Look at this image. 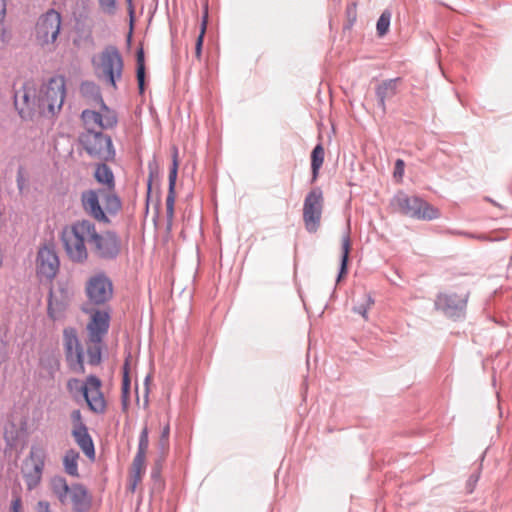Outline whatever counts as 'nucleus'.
<instances>
[{"mask_svg": "<svg viewBox=\"0 0 512 512\" xmlns=\"http://www.w3.org/2000/svg\"><path fill=\"white\" fill-rule=\"evenodd\" d=\"M96 225L88 220H77L62 232V241L68 257L73 262L82 263L88 258L90 249L97 236Z\"/></svg>", "mask_w": 512, "mask_h": 512, "instance_id": "nucleus-1", "label": "nucleus"}, {"mask_svg": "<svg viewBox=\"0 0 512 512\" xmlns=\"http://www.w3.org/2000/svg\"><path fill=\"white\" fill-rule=\"evenodd\" d=\"M65 99V79L62 76L52 77L43 84L38 96V114L44 117H53L58 113Z\"/></svg>", "mask_w": 512, "mask_h": 512, "instance_id": "nucleus-2", "label": "nucleus"}, {"mask_svg": "<svg viewBox=\"0 0 512 512\" xmlns=\"http://www.w3.org/2000/svg\"><path fill=\"white\" fill-rule=\"evenodd\" d=\"M95 74L100 80H104L116 87V81L122 76L123 60L119 51L109 46L93 58Z\"/></svg>", "mask_w": 512, "mask_h": 512, "instance_id": "nucleus-3", "label": "nucleus"}, {"mask_svg": "<svg viewBox=\"0 0 512 512\" xmlns=\"http://www.w3.org/2000/svg\"><path fill=\"white\" fill-rule=\"evenodd\" d=\"M392 206L402 214L420 219L433 220L439 217V211L418 197H410L398 192L391 201Z\"/></svg>", "mask_w": 512, "mask_h": 512, "instance_id": "nucleus-4", "label": "nucleus"}, {"mask_svg": "<svg viewBox=\"0 0 512 512\" xmlns=\"http://www.w3.org/2000/svg\"><path fill=\"white\" fill-rule=\"evenodd\" d=\"M46 457L47 452L42 445L31 446L21 470L28 490H33L41 482Z\"/></svg>", "mask_w": 512, "mask_h": 512, "instance_id": "nucleus-5", "label": "nucleus"}, {"mask_svg": "<svg viewBox=\"0 0 512 512\" xmlns=\"http://www.w3.org/2000/svg\"><path fill=\"white\" fill-rule=\"evenodd\" d=\"M80 143L90 156L99 160L108 161L115 156L111 138L101 131L82 133Z\"/></svg>", "mask_w": 512, "mask_h": 512, "instance_id": "nucleus-6", "label": "nucleus"}, {"mask_svg": "<svg viewBox=\"0 0 512 512\" xmlns=\"http://www.w3.org/2000/svg\"><path fill=\"white\" fill-rule=\"evenodd\" d=\"M62 18L54 9L39 17L35 26V37L41 46L54 44L60 33Z\"/></svg>", "mask_w": 512, "mask_h": 512, "instance_id": "nucleus-7", "label": "nucleus"}, {"mask_svg": "<svg viewBox=\"0 0 512 512\" xmlns=\"http://www.w3.org/2000/svg\"><path fill=\"white\" fill-rule=\"evenodd\" d=\"M323 204V193L320 188L312 189L304 200L303 221L310 233L316 232L320 226Z\"/></svg>", "mask_w": 512, "mask_h": 512, "instance_id": "nucleus-8", "label": "nucleus"}, {"mask_svg": "<svg viewBox=\"0 0 512 512\" xmlns=\"http://www.w3.org/2000/svg\"><path fill=\"white\" fill-rule=\"evenodd\" d=\"M468 297L469 291L466 288H462L459 292L440 293L435 300V307L448 317H460L464 314Z\"/></svg>", "mask_w": 512, "mask_h": 512, "instance_id": "nucleus-9", "label": "nucleus"}, {"mask_svg": "<svg viewBox=\"0 0 512 512\" xmlns=\"http://www.w3.org/2000/svg\"><path fill=\"white\" fill-rule=\"evenodd\" d=\"M39 92L33 82H26L14 96L15 107L22 119H32L38 114Z\"/></svg>", "mask_w": 512, "mask_h": 512, "instance_id": "nucleus-10", "label": "nucleus"}, {"mask_svg": "<svg viewBox=\"0 0 512 512\" xmlns=\"http://www.w3.org/2000/svg\"><path fill=\"white\" fill-rule=\"evenodd\" d=\"M100 111L84 110L81 113V119L85 126V132H97L96 129L105 130L113 128L117 124V116L113 110H110L105 103L100 105Z\"/></svg>", "mask_w": 512, "mask_h": 512, "instance_id": "nucleus-11", "label": "nucleus"}, {"mask_svg": "<svg viewBox=\"0 0 512 512\" xmlns=\"http://www.w3.org/2000/svg\"><path fill=\"white\" fill-rule=\"evenodd\" d=\"M63 345L70 369L75 373H84V354L75 329H64Z\"/></svg>", "mask_w": 512, "mask_h": 512, "instance_id": "nucleus-12", "label": "nucleus"}, {"mask_svg": "<svg viewBox=\"0 0 512 512\" xmlns=\"http://www.w3.org/2000/svg\"><path fill=\"white\" fill-rule=\"evenodd\" d=\"M120 248V239L114 232L98 231L96 240L93 242L90 250L97 257L113 259L120 253Z\"/></svg>", "mask_w": 512, "mask_h": 512, "instance_id": "nucleus-13", "label": "nucleus"}, {"mask_svg": "<svg viewBox=\"0 0 512 512\" xmlns=\"http://www.w3.org/2000/svg\"><path fill=\"white\" fill-rule=\"evenodd\" d=\"M86 294L90 302L103 304L112 297V283L104 274L94 275L86 284Z\"/></svg>", "mask_w": 512, "mask_h": 512, "instance_id": "nucleus-14", "label": "nucleus"}, {"mask_svg": "<svg viewBox=\"0 0 512 512\" xmlns=\"http://www.w3.org/2000/svg\"><path fill=\"white\" fill-rule=\"evenodd\" d=\"M101 380L90 375L86 379V388L83 398L86 401L89 409L96 414H103L106 411V401L101 392Z\"/></svg>", "mask_w": 512, "mask_h": 512, "instance_id": "nucleus-15", "label": "nucleus"}, {"mask_svg": "<svg viewBox=\"0 0 512 512\" xmlns=\"http://www.w3.org/2000/svg\"><path fill=\"white\" fill-rule=\"evenodd\" d=\"M104 195L105 192L103 190L84 191L81 194V205L87 215L99 222L108 223L109 219L100 205V197Z\"/></svg>", "mask_w": 512, "mask_h": 512, "instance_id": "nucleus-16", "label": "nucleus"}, {"mask_svg": "<svg viewBox=\"0 0 512 512\" xmlns=\"http://www.w3.org/2000/svg\"><path fill=\"white\" fill-rule=\"evenodd\" d=\"M71 299V291L64 285H59L56 289L50 291L48 300V314L53 320L60 319L63 316Z\"/></svg>", "mask_w": 512, "mask_h": 512, "instance_id": "nucleus-17", "label": "nucleus"}, {"mask_svg": "<svg viewBox=\"0 0 512 512\" xmlns=\"http://www.w3.org/2000/svg\"><path fill=\"white\" fill-rule=\"evenodd\" d=\"M59 269V259L56 252L47 246L40 248L37 256V272L41 277L51 280Z\"/></svg>", "mask_w": 512, "mask_h": 512, "instance_id": "nucleus-18", "label": "nucleus"}, {"mask_svg": "<svg viewBox=\"0 0 512 512\" xmlns=\"http://www.w3.org/2000/svg\"><path fill=\"white\" fill-rule=\"evenodd\" d=\"M110 316L104 310H96L91 313V319L87 324L88 339L91 343H102L103 337L109 328Z\"/></svg>", "mask_w": 512, "mask_h": 512, "instance_id": "nucleus-19", "label": "nucleus"}, {"mask_svg": "<svg viewBox=\"0 0 512 512\" xmlns=\"http://www.w3.org/2000/svg\"><path fill=\"white\" fill-rule=\"evenodd\" d=\"M76 512H84L89 508L90 499L84 486L73 484L69 491V500Z\"/></svg>", "mask_w": 512, "mask_h": 512, "instance_id": "nucleus-20", "label": "nucleus"}, {"mask_svg": "<svg viewBox=\"0 0 512 512\" xmlns=\"http://www.w3.org/2000/svg\"><path fill=\"white\" fill-rule=\"evenodd\" d=\"M72 436L74 437L75 442L83 451V453L89 458L94 459L95 457V449L94 443L91 436L88 433L87 427L80 428L78 430H72Z\"/></svg>", "mask_w": 512, "mask_h": 512, "instance_id": "nucleus-21", "label": "nucleus"}, {"mask_svg": "<svg viewBox=\"0 0 512 512\" xmlns=\"http://www.w3.org/2000/svg\"><path fill=\"white\" fill-rule=\"evenodd\" d=\"M50 489L53 494L58 498L61 504H67L69 500V491L71 486L68 485L65 478L62 476H54L51 478Z\"/></svg>", "mask_w": 512, "mask_h": 512, "instance_id": "nucleus-22", "label": "nucleus"}, {"mask_svg": "<svg viewBox=\"0 0 512 512\" xmlns=\"http://www.w3.org/2000/svg\"><path fill=\"white\" fill-rule=\"evenodd\" d=\"M396 88L397 79L386 80L378 85L376 89V95L383 112L386 111L385 100L393 97L396 94Z\"/></svg>", "mask_w": 512, "mask_h": 512, "instance_id": "nucleus-23", "label": "nucleus"}, {"mask_svg": "<svg viewBox=\"0 0 512 512\" xmlns=\"http://www.w3.org/2000/svg\"><path fill=\"white\" fill-rule=\"evenodd\" d=\"M145 470V457L135 456L130 475L129 489L134 492L137 484L141 481L142 475Z\"/></svg>", "mask_w": 512, "mask_h": 512, "instance_id": "nucleus-24", "label": "nucleus"}, {"mask_svg": "<svg viewBox=\"0 0 512 512\" xmlns=\"http://www.w3.org/2000/svg\"><path fill=\"white\" fill-rule=\"evenodd\" d=\"M79 453L73 449L68 450L64 457H63V466L65 472L72 476V477H78V460H79Z\"/></svg>", "mask_w": 512, "mask_h": 512, "instance_id": "nucleus-25", "label": "nucleus"}, {"mask_svg": "<svg viewBox=\"0 0 512 512\" xmlns=\"http://www.w3.org/2000/svg\"><path fill=\"white\" fill-rule=\"evenodd\" d=\"M80 92L85 98L92 102H95L99 105H102V103H104L99 87L93 82H83L80 86Z\"/></svg>", "mask_w": 512, "mask_h": 512, "instance_id": "nucleus-26", "label": "nucleus"}, {"mask_svg": "<svg viewBox=\"0 0 512 512\" xmlns=\"http://www.w3.org/2000/svg\"><path fill=\"white\" fill-rule=\"evenodd\" d=\"M350 249H351V241H350L349 232H347L342 237L341 265H340V271H339V274H338V277H337V282H339L341 280V278L347 272V263H348Z\"/></svg>", "mask_w": 512, "mask_h": 512, "instance_id": "nucleus-27", "label": "nucleus"}, {"mask_svg": "<svg viewBox=\"0 0 512 512\" xmlns=\"http://www.w3.org/2000/svg\"><path fill=\"white\" fill-rule=\"evenodd\" d=\"M94 176L99 183L107 185L109 189L113 188L114 175L106 164H99L95 169Z\"/></svg>", "mask_w": 512, "mask_h": 512, "instance_id": "nucleus-28", "label": "nucleus"}, {"mask_svg": "<svg viewBox=\"0 0 512 512\" xmlns=\"http://www.w3.org/2000/svg\"><path fill=\"white\" fill-rule=\"evenodd\" d=\"M323 161H324V149L320 144H318L313 149L312 155H311V167H312L314 179L317 177L318 171H319L320 167L322 166Z\"/></svg>", "mask_w": 512, "mask_h": 512, "instance_id": "nucleus-29", "label": "nucleus"}, {"mask_svg": "<svg viewBox=\"0 0 512 512\" xmlns=\"http://www.w3.org/2000/svg\"><path fill=\"white\" fill-rule=\"evenodd\" d=\"M85 388L86 381L82 382L76 378H71L67 381V390L75 400H77L79 397H83Z\"/></svg>", "mask_w": 512, "mask_h": 512, "instance_id": "nucleus-30", "label": "nucleus"}, {"mask_svg": "<svg viewBox=\"0 0 512 512\" xmlns=\"http://www.w3.org/2000/svg\"><path fill=\"white\" fill-rule=\"evenodd\" d=\"M101 343H91L88 340L87 356L91 365H97L101 361Z\"/></svg>", "mask_w": 512, "mask_h": 512, "instance_id": "nucleus-31", "label": "nucleus"}, {"mask_svg": "<svg viewBox=\"0 0 512 512\" xmlns=\"http://www.w3.org/2000/svg\"><path fill=\"white\" fill-rule=\"evenodd\" d=\"M144 79H145V66H144V53L140 49L137 52V81L140 93L144 91Z\"/></svg>", "mask_w": 512, "mask_h": 512, "instance_id": "nucleus-32", "label": "nucleus"}, {"mask_svg": "<svg viewBox=\"0 0 512 512\" xmlns=\"http://www.w3.org/2000/svg\"><path fill=\"white\" fill-rule=\"evenodd\" d=\"M172 166L169 171V189L175 190L177 173H178V149L177 147H173L172 149Z\"/></svg>", "mask_w": 512, "mask_h": 512, "instance_id": "nucleus-33", "label": "nucleus"}, {"mask_svg": "<svg viewBox=\"0 0 512 512\" xmlns=\"http://www.w3.org/2000/svg\"><path fill=\"white\" fill-rule=\"evenodd\" d=\"M391 13L389 11H384L379 17L376 25L377 33L379 36H384L390 26Z\"/></svg>", "mask_w": 512, "mask_h": 512, "instance_id": "nucleus-34", "label": "nucleus"}, {"mask_svg": "<svg viewBox=\"0 0 512 512\" xmlns=\"http://www.w3.org/2000/svg\"><path fill=\"white\" fill-rule=\"evenodd\" d=\"M373 304H374V300L372 299V297L370 295H366L364 302L361 303L360 305L356 306L354 308V311L356 313L362 315V317L364 319H367V312Z\"/></svg>", "mask_w": 512, "mask_h": 512, "instance_id": "nucleus-35", "label": "nucleus"}, {"mask_svg": "<svg viewBox=\"0 0 512 512\" xmlns=\"http://www.w3.org/2000/svg\"><path fill=\"white\" fill-rule=\"evenodd\" d=\"M206 24H207V11L205 12V15L203 17L202 24H201V31H200V34L196 41L195 53L198 58L201 55L203 38H204L205 31H206Z\"/></svg>", "mask_w": 512, "mask_h": 512, "instance_id": "nucleus-36", "label": "nucleus"}, {"mask_svg": "<svg viewBox=\"0 0 512 512\" xmlns=\"http://www.w3.org/2000/svg\"><path fill=\"white\" fill-rule=\"evenodd\" d=\"M148 443V430L144 428L140 434L137 456L145 457Z\"/></svg>", "mask_w": 512, "mask_h": 512, "instance_id": "nucleus-37", "label": "nucleus"}, {"mask_svg": "<svg viewBox=\"0 0 512 512\" xmlns=\"http://www.w3.org/2000/svg\"><path fill=\"white\" fill-rule=\"evenodd\" d=\"M70 418H71V421H72V424H73V428L72 430H78V429H82V428H85L86 425L84 424L83 420H82V414H81V411L76 409V410H73L70 414Z\"/></svg>", "mask_w": 512, "mask_h": 512, "instance_id": "nucleus-38", "label": "nucleus"}, {"mask_svg": "<svg viewBox=\"0 0 512 512\" xmlns=\"http://www.w3.org/2000/svg\"><path fill=\"white\" fill-rule=\"evenodd\" d=\"M106 196V209L110 212H116L120 206H121V203H120V200L117 196L115 195H104Z\"/></svg>", "mask_w": 512, "mask_h": 512, "instance_id": "nucleus-39", "label": "nucleus"}, {"mask_svg": "<svg viewBox=\"0 0 512 512\" xmlns=\"http://www.w3.org/2000/svg\"><path fill=\"white\" fill-rule=\"evenodd\" d=\"M100 8L104 13L113 14L116 9V0H99Z\"/></svg>", "mask_w": 512, "mask_h": 512, "instance_id": "nucleus-40", "label": "nucleus"}, {"mask_svg": "<svg viewBox=\"0 0 512 512\" xmlns=\"http://www.w3.org/2000/svg\"><path fill=\"white\" fill-rule=\"evenodd\" d=\"M10 40V35L6 30L4 21L0 18V46L6 45Z\"/></svg>", "mask_w": 512, "mask_h": 512, "instance_id": "nucleus-41", "label": "nucleus"}, {"mask_svg": "<svg viewBox=\"0 0 512 512\" xmlns=\"http://www.w3.org/2000/svg\"><path fill=\"white\" fill-rule=\"evenodd\" d=\"M404 161L401 159H398L395 163V170H394V177L395 178H402L404 174Z\"/></svg>", "mask_w": 512, "mask_h": 512, "instance_id": "nucleus-42", "label": "nucleus"}, {"mask_svg": "<svg viewBox=\"0 0 512 512\" xmlns=\"http://www.w3.org/2000/svg\"><path fill=\"white\" fill-rule=\"evenodd\" d=\"M35 512H51L49 502L45 500L38 501L35 506Z\"/></svg>", "mask_w": 512, "mask_h": 512, "instance_id": "nucleus-43", "label": "nucleus"}, {"mask_svg": "<svg viewBox=\"0 0 512 512\" xmlns=\"http://www.w3.org/2000/svg\"><path fill=\"white\" fill-rule=\"evenodd\" d=\"M22 507V501L20 497H16L12 500L11 510L12 512H20Z\"/></svg>", "mask_w": 512, "mask_h": 512, "instance_id": "nucleus-44", "label": "nucleus"}, {"mask_svg": "<svg viewBox=\"0 0 512 512\" xmlns=\"http://www.w3.org/2000/svg\"><path fill=\"white\" fill-rule=\"evenodd\" d=\"M175 203V190H168V195L166 198V207H174Z\"/></svg>", "mask_w": 512, "mask_h": 512, "instance_id": "nucleus-45", "label": "nucleus"}, {"mask_svg": "<svg viewBox=\"0 0 512 512\" xmlns=\"http://www.w3.org/2000/svg\"><path fill=\"white\" fill-rule=\"evenodd\" d=\"M166 213H167L168 226H170L172 223L173 215H174V207H166Z\"/></svg>", "mask_w": 512, "mask_h": 512, "instance_id": "nucleus-46", "label": "nucleus"}, {"mask_svg": "<svg viewBox=\"0 0 512 512\" xmlns=\"http://www.w3.org/2000/svg\"><path fill=\"white\" fill-rule=\"evenodd\" d=\"M5 13V3L4 0H0V17H3Z\"/></svg>", "mask_w": 512, "mask_h": 512, "instance_id": "nucleus-47", "label": "nucleus"}, {"mask_svg": "<svg viewBox=\"0 0 512 512\" xmlns=\"http://www.w3.org/2000/svg\"><path fill=\"white\" fill-rule=\"evenodd\" d=\"M168 435H169V427L166 426L162 432V438H165L167 439L168 438Z\"/></svg>", "mask_w": 512, "mask_h": 512, "instance_id": "nucleus-48", "label": "nucleus"}, {"mask_svg": "<svg viewBox=\"0 0 512 512\" xmlns=\"http://www.w3.org/2000/svg\"><path fill=\"white\" fill-rule=\"evenodd\" d=\"M128 386H129V382H128L127 376L125 375L124 381H123V389H124V391H126L128 389Z\"/></svg>", "mask_w": 512, "mask_h": 512, "instance_id": "nucleus-49", "label": "nucleus"}, {"mask_svg": "<svg viewBox=\"0 0 512 512\" xmlns=\"http://www.w3.org/2000/svg\"><path fill=\"white\" fill-rule=\"evenodd\" d=\"M150 190H151V183L149 182V184H148V193L150 192Z\"/></svg>", "mask_w": 512, "mask_h": 512, "instance_id": "nucleus-50", "label": "nucleus"}, {"mask_svg": "<svg viewBox=\"0 0 512 512\" xmlns=\"http://www.w3.org/2000/svg\"><path fill=\"white\" fill-rule=\"evenodd\" d=\"M511 262H512V255H511Z\"/></svg>", "mask_w": 512, "mask_h": 512, "instance_id": "nucleus-51", "label": "nucleus"}]
</instances>
